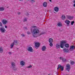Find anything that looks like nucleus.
<instances>
[{
  "label": "nucleus",
  "mask_w": 75,
  "mask_h": 75,
  "mask_svg": "<svg viewBox=\"0 0 75 75\" xmlns=\"http://www.w3.org/2000/svg\"><path fill=\"white\" fill-rule=\"evenodd\" d=\"M32 28H34L33 30L32 33L33 37L35 38L37 37L38 36L37 35V34H38L39 33V30L37 29V26H32V28H31L30 29L31 31H32Z\"/></svg>",
  "instance_id": "obj_1"
},
{
  "label": "nucleus",
  "mask_w": 75,
  "mask_h": 75,
  "mask_svg": "<svg viewBox=\"0 0 75 75\" xmlns=\"http://www.w3.org/2000/svg\"><path fill=\"white\" fill-rule=\"evenodd\" d=\"M64 46L66 48H68L69 47V45L68 43H67V41L63 40L60 43V47L62 48H64Z\"/></svg>",
  "instance_id": "obj_2"
},
{
  "label": "nucleus",
  "mask_w": 75,
  "mask_h": 75,
  "mask_svg": "<svg viewBox=\"0 0 75 75\" xmlns=\"http://www.w3.org/2000/svg\"><path fill=\"white\" fill-rule=\"evenodd\" d=\"M18 44V42L17 40H14V42L13 43H12L11 45L10 48L11 49H12L13 48V46L14 45H17Z\"/></svg>",
  "instance_id": "obj_3"
},
{
  "label": "nucleus",
  "mask_w": 75,
  "mask_h": 75,
  "mask_svg": "<svg viewBox=\"0 0 75 75\" xmlns=\"http://www.w3.org/2000/svg\"><path fill=\"white\" fill-rule=\"evenodd\" d=\"M58 67L57 68V70H58L59 68H60L61 69V71H63L64 69V67L62 66H61V64H59L58 65Z\"/></svg>",
  "instance_id": "obj_4"
},
{
  "label": "nucleus",
  "mask_w": 75,
  "mask_h": 75,
  "mask_svg": "<svg viewBox=\"0 0 75 75\" xmlns=\"http://www.w3.org/2000/svg\"><path fill=\"white\" fill-rule=\"evenodd\" d=\"M0 31H1V32L2 33H4L6 30H5V28L2 27L0 28Z\"/></svg>",
  "instance_id": "obj_5"
},
{
  "label": "nucleus",
  "mask_w": 75,
  "mask_h": 75,
  "mask_svg": "<svg viewBox=\"0 0 75 75\" xmlns=\"http://www.w3.org/2000/svg\"><path fill=\"white\" fill-rule=\"evenodd\" d=\"M27 50L28 51H29V52H33V48L30 46L29 47H28V49H27Z\"/></svg>",
  "instance_id": "obj_6"
},
{
  "label": "nucleus",
  "mask_w": 75,
  "mask_h": 75,
  "mask_svg": "<svg viewBox=\"0 0 75 75\" xmlns=\"http://www.w3.org/2000/svg\"><path fill=\"white\" fill-rule=\"evenodd\" d=\"M66 70H67L68 72H69V70H70V69H71V67H70V65L69 64H67L66 66Z\"/></svg>",
  "instance_id": "obj_7"
},
{
  "label": "nucleus",
  "mask_w": 75,
  "mask_h": 75,
  "mask_svg": "<svg viewBox=\"0 0 75 75\" xmlns=\"http://www.w3.org/2000/svg\"><path fill=\"white\" fill-rule=\"evenodd\" d=\"M75 49V46H71L70 47V48L69 49V50L70 51H74V50Z\"/></svg>",
  "instance_id": "obj_8"
},
{
  "label": "nucleus",
  "mask_w": 75,
  "mask_h": 75,
  "mask_svg": "<svg viewBox=\"0 0 75 75\" xmlns=\"http://www.w3.org/2000/svg\"><path fill=\"white\" fill-rule=\"evenodd\" d=\"M40 44L39 43H35V48H36V49H38V47H40Z\"/></svg>",
  "instance_id": "obj_9"
},
{
  "label": "nucleus",
  "mask_w": 75,
  "mask_h": 75,
  "mask_svg": "<svg viewBox=\"0 0 75 75\" xmlns=\"http://www.w3.org/2000/svg\"><path fill=\"white\" fill-rule=\"evenodd\" d=\"M2 22L3 24H6L8 23V22H7V21L6 20L3 19L2 20Z\"/></svg>",
  "instance_id": "obj_10"
},
{
  "label": "nucleus",
  "mask_w": 75,
  "mask_h": 75,
  "mask_svg": "<svg viewBox=\"0 0 75 75\" xmlns=\"http://www.w3.org/2000/svg\"><path fill=\"white\" fill-rule=\"evenodd\" d=\"M65 23L67 24V26H69V23H70V21L68 20H66L65 21Z\"/></svg>",
  "instance_id": "obj_11"
},
{
  "label": "nucleus",
  "mask_w": 75,
  "mask_h": 75,
  "mask_svg": "<svg viewBox=\"0 0 75 75\" xmlns=\"http://www.w3.org/2000/svg\"><path fill=\"white\" fill-rule=\"evenodd\" d=\"M59 58L61 60H62V61L63 62H66V61H67V59H66L65 58H62V57H60Z\"/></svg>",
  "instance_id": "obj_12"
},
{
  "label": "nucleus",
  "mask_w": 75,
  "mask_h": 75,
  "mask_svg": "<svg viewBox=\"0 0 75 75\" xmlns=\"http://www.w3.org/2000/svg\"><path fill=\"white\" fill-rule=\"evenodd\" d=\"M63 51L64 52H69V51L68 49H67L65 48H64Z\"/></svg>",
  "instance_id": "obj_13"
},
{
  "label": "nucleus",
  "mask_w": 75,
  "mask_h": 75,
  "mask_svg": "<svg viewBox=\"0 0 75 75\" xmlns=\"http://www.w3.org/2000/svg\"><path fill=\"white\" fill-rule=\"evenodd\" d=\"M20 64L22 66H24V65H25V62L23 61H22L20 62Z\"/></svg>",
  "instance_id": "obj_14"
},
{
  "label": "nucleus",
  "mask_w": 75,
  "mask_h": 75,
  "mask_svg": "<svg viewBox=\"0 0 75 75\" xmlns=\"http://www.w3.org/2000/svg\"><path fill=\"white\" fill-rule=\"evenodd\" d=\"M42 51H45L46 50V47L45 46H43L42 48Z\"/></svg>",
  "instance_id": "obj_15"
},
{
  "label": "nucleus",
  "mask_w": 75,
  "mask_h": 75,
  "mask_svg": "<svg viewBox=\"0 0 75 75\" xmlns=\"http://www.w3.org/2000/svg\"><path fill=\"white\" fill-rule=\"evenodd\" d=\"M43 6L44 7H46L47 6V2H44L43 3Z\"/></svg>",
  "instance_id": "obj_16"
},
{
  "label": "nucleus",
  "mask_w": 75,
  "mask_h": 75,
  "mask_svg": "<svg viewBox=\"0 0 75 75\" xmlns=\"http://www.w3.org/2000/svg\"><path fill=\"white\" fill-rule=\"evenodd\" d=\"M54 10L55 11L57 12L59 11V8L57 7H55L54 8Z\"/></svg>",
  "instance_id": "obj_17"
},
{
  "label": "nucleus",
  "mask_w": 75,
  "mask_h": 75,
  "mask_svg": "<svg viewBox=\"0 0 75 75\" xmlns=\"http://www.w3.org/2000/svg\"><path fill=\"white\" fill-rule=\"evenodd\" d=\"M48 41L49 43L52 42H53V39L51 38H50L49 39Z\"/></svg>",
  "instance_id": "obj_18"
},
{
  "label": "nucleus",
  "mask_w": 75,
  "mask_h": 75,
  "mask_svg": "<svg viewBox=\"0 0 75 75\" xmlns=\"http://www.w3.org/2000/svg\"><path fill=\"white\" fill-rule=\"evenodd\" d=\"M56 48H57V49H58V48H60V45H59V44H56Z\"/></svg>",
  "instance_id": "obj_19"
},
{
  "label": "nucleus",
  "mask_w": 75,
  "mask_h": 75,
  "mask_svg": "<svg viewBox=\"0 0 75 75\" xmlns=\"http://www.w3.org/2000/svg\"><path fill=\"white\" fill-rule=\"evenodd\" d=\"M2 52H3V47H0V53H2Z\"/></svg>",
  "instance_id": "obj_20"
},
{
  "label": "nucleus",
  "mask_w": 75,
  "mask_h": 75,
  "mask_svg": "<svg viewBox=\"0 0 75 75\" xmlns=\"http://www.w3.org/2000/svg\"><path fill=\"white\" fill-rule=\"evenodd\" d=\"M62 20H65V16L64 15H62Z\"/></svg>",
  "instance_id": "obj_21"
},
{
  "label": "nucleus",
  "mask_w": 75,
  "mask_h": 75,
  "mask_svg": "<svg viewBox=\"0 0 75 75\" xmlns=\"http://www.w3.org/2000/svg\"><path fill=\"white\" fill-rule=\"evenodd\" d=\"M11 64L13 67H15V66H16V65H15V63L13 62H12Z\"/></svg>",
  "instance_id": "obj_22"
},
{
  "label": "nucleus",
  "mask_w": 75,
  "mask_h": 75,
  "mask_svg": "<svg viewBox=\"0 0 75 75\" xmlns=\"http://www.w3.org/2000/svg\"><path fill=\"white\" fill-rule=\"evenodd\" d=\"M57 25L58 27H61L62 26V23H58L57 24Z\"/></svg>",
  "instance_id": "obj_23"
},
{
  "label": "nucleus",
  "mask_w": 75,
  "mask_h": 75,
  "mask_svg": "<svg viewBox=\"0 0 75 75\" xmlns=\"http://www.w3.org/2000/svg\"><path fill=\"white\" fill-rule=\"evenodd\" d=\"M0 11H3V10H4V8H3V7H0Z\"/></svg>",
  "instance_id": "obj_24"
},
{
  "label": "nucleus",
  "mask_w": 75,
  "mask_h": 75,
  "mask_svg": "<svg viewBox=\"0 0 75 75\" xmlns=\"http://www.w3.org/2000/svg\"><path fill=\"white\" fill-rule=\"evenodd\" d=\"M68 18H69L70 20H72L73 19V16H68Z\"/></svg>",
  "instance_id": "obj_25"
},
{
  "label": "nucleus",
  "mask_w": 75,
  "mask_h": 75,
  "mask_svg": "<svg viewBox=\"0 0 75 75\" xmlns=\"http://www.w3.org/2000/svg\"><path fill=\"white\" fill-rule=\"evenodd\" d=\"M70 64H71V65H73V64L74 65L75 64V62H74V61H71Z\"/></svg>",
  "instance_id": "obj_26"
},
{
  "label": "nucleus",
  "mask_w": 75,
  "mask_h": 75,
  "mask_svg": "<svg viewBox=\"0 0 75 75\" xmlns=\"http://www.w3.org/2000/svg\"><path fill=\"white\" fill-rule=\"evenodd\" d=\"M31 3H32V4H33V3L35 2V0H31L30 1Z\"/></svg>",
  "instance_id": "obj_27"
},
{
  "label": "nucleus",
  "mask_w": 75,
  "mask_h": 75,
  "mask_svg": "<svg viewBox=\"0 0 75 75\" xmlns=\"http://www.w3.org/2000/svg\"><path fill=\"white\" fill-rule=\"evenodd\" d=\"M45 33L44 32H42L41 33H40L39 35V36H40V35H42V34H45Z\"/></svg>",
  "instance_id": "obj_28"
},
{
  "label": "nucleus",
  "mask_w": 75,
  "mask_h": 75,
  "mask_svg": "<svg viewBox=\"0 0 75 75\" xmlns=\"http://www.w3.org/2000/svg\"><path fill=\"white\" fill-rule=\"evenodd\" d=\"M13 69L14 70V71H16V70L17 69L15 67H13Z\"/></svg>",
  "instance_id": "obj_29"
},
{
  "label": "nucleus",
  "mask_w": 75,
  "mask_h": 75,
  "mask_svg": "<svg viewBox=\"0 0 75 75\" xmlns=\"http://www.w3.org/2000/svg\"><path fill=\"white\" fill-rule=\"evenodd\" d=\"M74 23H75V22L74 21H71V25H73V24H74Z\"/></svg>",
  "instance_id": "obj_30"
},
{
  "label": "nucleus",
  "mask_w": 75,
  "mask_h": 75,
  "mask_svg": "<svg viewBox=\"0 0 75 75\" xmlns=\"http://www.w3.org/2000/svg\"><path fill=\"white\" fill-rule=\"evenodd\" d=\"M50 47H52L53 46V44H52V42L50 43Z\"/></svg>",
  "instance_id": "obj_31"
},
{
  "label": "nucleus",
  "mask_w": 75,
  "mask_h": 75,
  "mask_svg": "<svg viewBox=\"0 0 75 75\" xmlns=\"http://www.w3.org/2000/svg\"><path fill=\"white\" fill-rule=\"evenodd\" d=\"M21 35L22 37H25V35L24 34H22Z\"/></svg>",
  "instance_id": "obj_32"
},
{
  "label": "nucleus",
  "mask_w": 75,
  "mask_h": 75,
  "mask_svg": "<svg viewBox=\"0 0 75 75\" xmlns=\"http://www.w3.org/2000/svg\"><path fill=\"white\" fill-rule=\"evenodd\" d=\"M2 25H3V24H2V23L1 22H0V26L1 27H2Z\"/></svg>",
  "instance_id": "obj_33"
},
{
  "label": "nucleus",
  "mask_w": 75,
  "mask_h": 75,
  "mask_svg": "<svg viewBox=\"0 0 75 75\" xmlns=\"http://www.w3.org/2000/svg\"><path fill=\"white\" fill-rule=\"evenodd\" d=\"M32 66L30 65L27 68H32Z\"/></svg>",
  "instance_id": "obj_34"
},
{
  "label": "nucleus",
  "mask_w": 75,
  "mask_h": 75,
  "mask_svg": "<svg viewBox=\"0 0 75 75\" xmlns=\"http://www.w3.org/2000/svg\"><path fill=\"white\" fill-rule=\"evenodd\" d=\"M24 21H27V19L26 18H25V19L23 20Z\"/></svg>",
  "instance_id": "obj_35"
},
{
  "label": "nucleus",
  "mask_w": 75,
  "mask_h": 75,
  "mask_svg": "<svg viewBox=\"0 0 75 75\" xmlns=\"http://www.w3.org/2000/svg\"><path fill=\"white\" fill-rule=\"evenodd\" d=\"M27 34H30L31 33H30V32H27Z\"/></svg>",
  "instance_id": "obj_36"
},
{
  "label": "nucleus",
  "mask_w": 75,
  "mask_h": 75,
  "mask_svg": "<svg viewBox=\"0 0 75 75\" xmlns=\"http://www.w3.org/2000/svg\"><path fill=\"white\" fill-rule=\"evenodd\" d=\"M18 15H20V14H21V13H20V12H18Z\"/></svg>",
  "instance_id": "obj_37"
},
{
  "label": "nucleus",
  "mask_w": 75,
  "mask_h": 75,
  "mask_svg": "<svg viewBox=\"0 0 75 75\" xmlns=\"http://www.w3.org/2000/svg\"><path fill=\"white\" fill-rule=\"evenodd\" d=\"M26 15H27V16H28L29 15V13H27L26 14Z\"/></svg>",
  "instance_id": "obj_38"
},
{
  "label": "nucleus",
  "mask_w": 75,
  "mask_h": 75,
  "mask_svg": "<svg viewBox=\"0 0 75 75\" xmlns=\"http://www.w3.org/2000/svg\"><path fill=\"white\" fill-rule=\"evenodd\" d=\"M73 3H74V4H75V0H74V1H73Z\"/></svg>",
  "instance_id": "obj_39"
},
{
  "label": "nucleus",
  "mask_w": 75,
  "mask_h": 75,
  "mask_svg": "<svg viewBox=\"0 0 75 75\" xmlns=\"http://www.w3.org/2000/svg\"><path fill=\"white\" fill-rule=\"evenodd\" d=\"M5 28H7V26H5Z\"/></svg>",
  "instance_id": "obj_40"
},
{
  "label": "nucleus",
  "mask_w": 75,
  "mask_h": 75,
  "mask_svg": "<svg viewBox=\"0 0 75 75\" xmlns=\"http://www.w3.org/2000/svg\"><path fill=\"white\" fill-rule=\"evenodd\" d=\"M9 54H11V52H9Z\"/></svg>",
  "instance_id": "obj_41"
},
{
  "label": "nucleus",
  "mask_w": 75,
  "mask_h": 75,
  "mask_svg": "<svg viewBox=\"0 0 75 75\" xmlns=\"http://www.w3.org/2000/svg\"><path fill=\"white\" fill-rule=\"evenodd\" d=\"M73 6L74 7H75V4H74Z\"/></svg>",
  "instance_id": "obj_42"
},
{
  "label": "nucleus",
  "mask_w": 75,
  "mask_h": 75,
  "mask_svg": "<svg viewBox=\"0 0 75 75\" xmlns=\"http://www.w3.org/2000/svg\"><path fill=\"white\" fill-rule=\"evenodd\" d=\"M25 29H26V30H28V28H25Z\"/></svg>",
  "instance_id": "obj_43"
},
{
  "label": "nucleus",
  "mask_w": 75,
  "mask_h": 75,
  "mask_svg": "<svg viewBox=\"0 0 75 75\" xmlns=\"http://www.w3.org/2000/svg\"><path fill=\"white\" fill-rule=\"evenodd\" d=\"M50 1V2H52V1H51V0H49Z\"/></svg>",
  "instance_id": "obj_44"
},
{
  "label": "nucleus",
  "mask_w": 75,
  "mask_h": 75,
  "mask_svg": "<svg viewBox=\"0 0 75 75\" xmlns=\"http://www.w3.org/2000/svg\"><path fill=\"white\" fill-rule=\"evenodd\" d=\"M59 31H62V30H61L60 29H59Z\"/></svg>",
  "instance_id": "obj_45"
},
{
  "label": "nucleus",
  "mask_w": 75,
  "mask_h": 75,
  "mask_svg": "<svg viewBox=\"0 0 75 75\" xmlns=\"http://www.w3.org/2000/svg\"><path fill=\"white\" fill-rule=\"evenodd\" d=\"M18 48H17V50H18Z\"/></svg>",
  "instance_id": "obj_46"
},
{
  "label": "nucleus",
  "mask_w": 75,
  "mask_h": 75,
  "mask_svg": "<svg viewBox=\"0 0 75 75\" xmlns=\"http://www.w3.org/2000/svg\"><path fill=\"white\" fill-rule=\"evenodd\" d=\"M48 75H50V74H48Z\"/></svg>",
  "instance_id": "obj_47"
}]
</instances>
